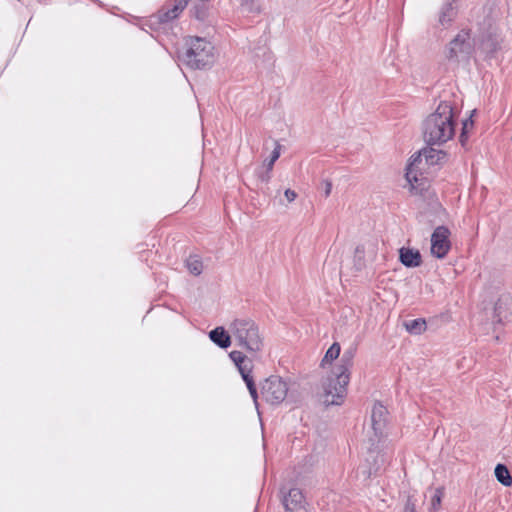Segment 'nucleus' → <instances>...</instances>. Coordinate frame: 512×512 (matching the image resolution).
Here are the masks:
<instances>
[{"instance_id":"f257e3e1","label":"nucleus","mask_w":512,"mask_h":512,"mask_svg":"<svg viewBox=\"0 0 512 512\" xmlns=\"http://www.w3.org/2000/svg\"><path fill=\"white\" fill-rule=\"evenodd\" d=\"M340 352V344L334 342L326 351L320 364L323 369H330L323 383V397L327 405H340L343 402L350 380V368L353 364L354 351L346 350L339 361L333 365V362L339 358Z\"/></svg>"},{"instance_id":"f03ea898","label":"nucleus","mask_w":512,"mask_h":512,"mask_svg":"<svg viewBox=\"0 0 512 512\" xmlns=\"http://www.w3.org/2000/svg\"><path fill=\"white\" fill-rule=\"evenodd\" d=\"M424 138L429 144H442L455 133L453 108L448 102H441L436 110L424 121Z\"/></svg>"},{"instance_id":"7ed1b4c3","label":"nucleus","mask_w":512,"mask_h":512,"mask_svg":"<svg viewBox=\"0 0 512 512\" xmlns=\"http://www.w3.org/2000/svg\"><path fill=\"white\" fill-rule=\"evenodd\" d=\"M229 331L237 346L253 359L259 357L264 348V337L258 324L250 318H236L229 323Z\"/></svg>"},{"instance_id":"20e7f679","label":"nucleus","mask_w":512,"mask_h":512,"mask_svg":"<svg viewBox=\"0 0 512 512\" xmlns=\"http://www.w3.org/2000/svg\"><path fill=\"white\" fill-rule=\"evenodd\" d=\"M362 457L359 471L365 477H369L376 474L388 463L391 453L386 441L377 442L374 438L369 437L364 442Z\"/></svg>"},{"instance_id":"39448f33","label":"nucleus","mask_w":512,"mask_h":512,"mask_svg":"<svg viewBox=\"0 0 512 512\" xmlns=\"http://www.w3.org/2000/svg\"><path fill=\"white\" fill-rule=\"evenodd\" d=\"M185 61L187 65L195 69H203L212 66L217 59L214 45L201 37H189L186 40Z\"/></svg>"},{"instance_id":"423d86ee","label":"nucleus","mask_w":512,"mask_h":512,"mask_svg":"<svg viewBox=\"0 0 512 512\" xmlns=\"http://www.w3.org/2000/svg\"><path fill=\"white\" fill-rule=\"evenodd\" d=\"M261 397L270 405H279L293 395L292 385L280 376L272 375L261 384Z\"/></svg>"},{"instance_id":"0eeeda50","label":"nucleus","mask_w":512,"mask_h":512,"mask_svg":"<svg viewBox=\"0 0 512 512\" xmlns=\"http://www.w3.org/2000/svg\"><path fill=\"white\" fill-rule=\"evenodd\" d=\"M421 157H411L406 169V180L412 194L418 195L429 187L427 177L422 174Z\"/></svg>"},{"instance_id":"6e6552de","label":"nucleus","mask_w":512,"mask_h":512,"mask_svg":"<svg viewBox=\"0 0 512 512\" xmlns=\"http://www.w3.org/2000/svg\"><path fill=\"white\" fill-rule=\"evenodd\" d=\"M388 425V411L382 404H374L371 413V429L367 437H372L377 442L386 441Z\"/></svg>"},{"instance_id":"1a4fd4ad","label":"nucleus","mask_w":512,"mask_h":512,"mask_svg":"<svg viewBox=\"0 0 512 512\" xmlns=\"http://www.w3.org/2000/svg\"><path fill=\"white\" fill-rule=\"evenodd\" d=\"M430 241L431 254L438 259H443L451 248L449 229L444 226H438L433 231Z\"/></svg>"},{"instance_id":"9d476101","label":"nucleus","mask_w":512,"mask_h":512,"mask_svg":"<svg viewBox=\"0 0 512 512\" xmlns=\"http://www.w3.org/2000/svg\"><path fill=\"white\" fill-rule=\"evenodd\" d=\"M286 512H308L303 493L298 488H292L283 497Z\"/></svg>"},{"instance_id":"9b49d317","label":"nucleus","mask_w":512,"mask_h":512,"mask_svg":"<svg viewBox=\"0 0 512 512\" xmlns=\"http://www.w3.org/2000/svg\"><path fill=\"white\" fill-rule=\"evenodd\" d=\"M495 317L498 322L507 320L512 315V299L508 295L498 298L494 306Z\"/></svg>"},{"instance_id":"f8f14e48","label":"nucleus","mask_w":512,"mask_h":512,"mask_svg":"<svg viewBox=\"0 0 512 512\" xmlns=\"http://www.w3.org/2000/svg\"><path fill=\"white\" fill-rule=\"evenodd\" d=\"M187 2L188 0H174L172 4L159 12V19L162 22H167L177 18L186 7Z\"/></svg>"},{"instance_id":"ddd939ff","label":"nucleus","mask_w":512,"mask_h":512,"mask_svg":"<svg viewBox=\"0 0 512 512\" xmlns=\"http://www.w3.org/2000/svg\"><path fill=\"white\" fill-rule=\"evenodd\" d=\"M210 340L222 349L228 348L233 340L231 332L223 327H216L209 332Z\"/></svg>"},{"instance_id":"4468645a","label":"nucleus","mask_w":512,"mask_h":512,"mask_svg":"<svg viewBox=\"0 0 512 512\" xmlns=\"http://www.w3.org/2000/svg\"><path fill=\"white\" fill-rule=\"evenodd\" d=\"M229 357L238 368L242 378H244V375H251L252 367L249 365L248 355L242 351L234 350L230 352Z\"/></svg>"},{"instance_id":"2eb2a0df","label":"nucleus","mask_w":512,"mask_h":512,"mask_svg":"<svg viewBox=\"0 0 512 512\" xmlns=\"http://www.w3.org/2000/svg\"><path fill=\"white\" fill-rule=\"evenodd\" d=\"M399 258L406 267H418L421 264V254L416 249L402 247L399 250Z\"/></svg>"},{"instance_id":"dca6fc26","label":"nucleus","mask_w":512,"mask_h":512,"mask_svg":"<svg viewBox=\"0 0 512 512\" xmlns=\"http://www.w3.org/2000/svg\"><path fill=\"white\" fill-rule=\"evenodd\" d=\"M412 157H421V167L425 168L428 165H434L438 163L441 159L444 158V154L439 150L429 148L424 149Z\"/></svg>"},{"instance_id":"f3484780","label":"nucleus","mask_w":512,"mask_h":512,"mask_svg":"<svg viewBox=\"0 0 512 512\" xmlns=\"http://www.w3.org/2000/svg\"><path fill=\"white\" fill-rule=\"evenodd\" d=\"M467 47L465 40L458 36L449 43L446 56L449 59L458 58L461 53L466 51Z\"/></svg>"},{"instance_id":"a211bd4d","label":"nucleus","mask_w":512,"mask_h":512,"mask_svg":"<svg viewBox=\"0 0 512 512\" xmlns=\"http://www.w3.org/2000/svg\"><path fill=\"white\" fill-rule=\"evenodd\" d=\"M499 45L500 38L496 32L489 34L486 37H483L480 44L481 49L488 54L495 52L498 49Z\"/></svg>"},{"instance_id":"6ab92c4d","label":"nucleus","mask_w":512,"mask_h":512,"mask_svg":"<svg viewBox=\"0 0 512 512\" xmlns=\"http://www.w3.org/2000/svg\"><path fill=\"white\" fill-rule=\"evenodd\" d=\"M495 477L504 486L509 487L512 485V477L507 467L503 464H498L495 467Z\"/></svg>"},{"instance_id":"aec40b11","label":"nucleus","mask_w":512,"mask_h":512,"mask_svg":"<svg viewBox=\"0 0 512 512\" xmlns=\"http://www.w3.org/2000/svg\"><path fill=\"white\" fill-rule=\"evenodd\" d=\"M406 330L414 335H419L426 330V322L423 319H414L405 322L404 324Z\"/></svg>"},{"instance_id":"412c9836","label":"nucleus","mask_w":512,"mask_h":512,"mask_svg":"<svg viewBox=\"0 0 512 512\" xmlns=\"http://www.w3.org/2000/svg\"><path fill=\"white\" fill-rule=\"evenodd\" d=\"M186 267L189 270V272L193 275H199L202 273L203 270L202 261L196 255L190 256L186 260Z\"/></svg>"},{"instance_id":"4be33fe9","label":"nucleus","mask_w":512,"mask_h":512,"mask_svg":"<svg viewBox=\"0 0 512 512\" xmlns=\"http://www.w3.org/2000/svg\"><path fill=\"white\" fill-rule=\"evenodd\" d=\"M455 16V10L451 3L446 4L440 12L439 23L442 26L449 24Z\"/></svg>"},{"instance_id":"5701e85b","label":"nucleus","mask_w":512,"mask_h":512,"mask_svg":"<svg viewBox=\"0 0 512 512\" xmlns=\"http://www.w3.org/2000/svg\"><path fill=\"white\" fill-rule=\"evenodd\" d=\"M475 112L476 110L471 111L470 117L463 121L462 132L460 135V141L462 142V144H464V142L467 140L468 134L473 128L474 122L472 120V117Z\"/></svg>"},{"instance_id":"b1692460","label":"nucleus","mask_w":512,"mask_h":512,"mask_svg":"<svg viewBox=\"0 0 512 512\" xmlns=\"http://www.w3.org/2000/svg\"><path fill=\"white\" fill-rule=\"evenodd\" d=\"M281 154V145L279 143H276V146L274 150L271 153L270 159L266 160L264 162V165L266 166L268 172H270L273 169L274 163L278 160Z\"/></svg>"},{"instance_id":"393cba45","label":"nucleus","mask_w":512,"mask_h":512,"mask_svg":"<svg viewBox=\"0 0 512 512\" xmlns=\"http://www.w3.org/2000/svg\"><path fill=\"white\" fill-rule=\"evenodd\" d=\"M247 388H248V391L251 395V397L253 398V401L254 403L257 405V400H258V393H257V389H256V386L254 384V381H253V378L251 375L249 376H246L244 375V378H243Z\"/></svg>"},{"instance_id":"a878e982","label":"nucleus","mask_w":512,"mask_h":512,"mask_svg":"<svg viewBox=\"0 0 512 512\" xmlns=\"http://www.w3.org/2000/svg\"><path fill=\"white\" fill-rule=\"evenodd\" d=\"M376 250H377V245L375 243H366V244L362 245L361 247H357L356 252L360 253L361 251H367L368 260L372 261V260H374V258L376 256Z\"/></svg>"},{"instance_id":"bb28decb","label":"nucleus","mask_w":512,"mask_h":512,"mask_svg":"<svg viewBox=\"0 0 512 512\" xmlns=\"http://www.w3.org/2000/svg\"><path fill=\"white\" fill-rule=\"evenodd\" d=\"M241 8L248 13L255 12L258 10V0H242Z\"/></svg>"},{"instance_id":"cd10ccee","label":"nucleus","mask_w":512,"mask_h":512,"mask_svg":"<svg viewBox=\"0 0 512 512\" xmlns=\"http://www.w3.org/2000/svg\"><path fill=\"white\" fill-rule=\"evenodd\" d=\"M443 497V491L441 489H436L435 493L431 500V506L434 510H437L441 504V500Z\"/></svg>"},{"instance_id":"c85d7f7f","label":"nucleus","mask_w":512,"mask_h":512,"mask_svg":"<svg viewBox=\"0 0 512 512\" xmlns=\"http://www.w3.org/2000/svg\"><path fill=\"white\" fill-rule=\"evenodd\" d=\"M284 196L288 202H293L297 198V193L294 190L286 189Z\"/></svg>"},{"instance_id":"c756f323","label":"nucleus","mask_w":512,"mask_h":512,"mask_svg":"<svg viewBox=\"0 0 512 512\" xmlns=\"http://www.w3.org/2000/svg\"><path fill=\"white\" fill-rule=\"evenodd\" d=\"M195 17L199 20H204L207 17V10L206 8H200L195 10Z\"/></svg>"},{"instance_id":"7c9ffc66","label":"nucleus","mask_w":512,"mask_h":512,"mask_svg":"<svg viewBox=\"0 0 512 512\" xmlns=\"http://www.w3.org/2000/svg\"><path fill=\"white\" fill-rule=\"evenodd\" d=\"M403 512H416L415 504L409 499L404 507Z\"/></svg>"},{"instance_id":"2f4dec72","label":"nucleus","mask_w":512,"mask_h":512,"mask_svg":"<svg viewBox=\"0 0 512 512\" xmlns=\"http://www.w3.org/2000/svg\"><path fill=\"white\" fill-rule=\"evenodd\" d=\"M324 185H325V189H324L325 196H329L331 193V190H332V184L330 181H325Z\"/></svg>"},{"instance_id":"473e14b6","label":"nucleus","mask_w":512,"mask_h":512,"mask_svg":"<svg viewBox=\"0 0 512 512\" xmlns=\"http://www.w3.org/2000/svg\"><path fill=\"white\" fill-rule=\"evenodd\" d=\"M269 178H270V176H269V175L262 176V180H264V181H268V180H269Z\"/></svg>"}]
</instances>
